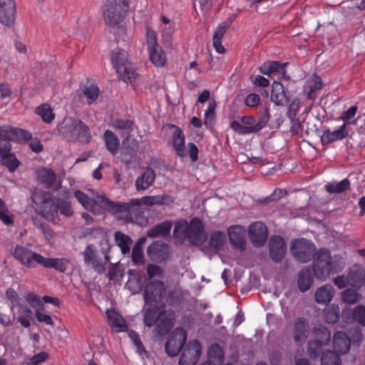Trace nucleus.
<instances>
[{
	"mask_svg": "<svg viewBox=\"0 0 365 365\" xmlns=\"http://www.w3.org/2000/svg\"><path fill=\"white\" fill-rule=\"evenodd\" d=\"M31 199L38 214L46 218L50 217L53 223H58L60 220L59 213L67 217L73 215L68 192L66 190H64L62 197H54L50 192L38 190L32 195Z\"/></svg>",
	"mask_w": 365,
	"mask_h": 365,
	"instance_id": "obj_1",
	"label": "nucleus"
},
{
	"mask_svg": "<svg viewBox=\"0 0 365 365\" xmlns=\"http://www.w3.org/2000/svg\"><path fill=\"white\" fill-rule=\"evenodd\" d=\"M312 259L314 274L320 280H325L331 274L340 272L344 267L343 258L338 255L331 257L330 250L325 247L316 250Z\"/></svg>",
	"mask_w": 365,
	"mask_h": 365,
	"instance_id": "obj_2",
	"label": "nucleus"
},
{
	"mask_svg": "<svg viewBox=\"0 0 365 365\" xmlns=\"http://www.w3.org/2000/svg\"><path fill=\"white\" fill-rule=\"evenodd\" d=\"M2 141H14L18 143H26L30 141L29 147L36 153H41L43 149L40 140L33 138L29 130L14 128L9 125L0 126V142Z\"/></svg>",
	"mask_w": 365,
	"mask_h": 365,
	"instance_id": "obj_3",
	"label": "nucleus"
},
{
	"mask_svg": "<svg viewBox=\"0 0 365 365\" xmlns=\"http://www.w3.org/2000/svg\"><path fill=\"white\" fill-rule=\"evenodd\" d=\"M130 0H106L103 18L106 25L115 27L127 16L130 9Z\"/></svg>",
	"mask_w": 365,
	"mask_h": 365,
	"instance_id": "obj_4",
	"label": "nucleus"
},
{
	"mask_svg": "<svg viewBox=\"0 0 365 365\" xmlns=\"http://www.w3.org/2000/svg\"><path fill=\"white\" fill-rule=\"evenodd\" d=\"M290 252L299 262L307 263L314 257L316 246L310 240L304 237L296 238L291 242Z\"/></svg>",
	"mask_w": 365,
	"mask_h": 365,
	"instance_id": "obj_5",
	"label": "nucleus"
},
{
	"mask_svg": "<svg viewBox=\"0 0 365 365\" xmlns=\"http://www.w3.org/2000/svg\"><path fill=\"white\" fill-rule=\"evenodd\" d=\"M127 53L123 49L113 51L111 61L118 76L124 81L135 79L137 73L132 64L127 60Z\"/></svg>",
	"mask_w": 365,
	"mask_h": 365,
	"instance_id": "obj_6",
	"label": "nucleus"
},
{
	"mask_svg": "<svg viewBox=\"0 0 365 365\" xmlns=\"http://www.w3.org/2000/svg\"><path fill=\"white\" fill-rule=\"evenodd\" d=\"M166 292L165 283L159 279L149 281L145 285L143 299L146 304L153 305L163 301Z\"/></svg>",
	"mask_w": 365,
	"mask_h": 365,
	"instance_id": "obj_7",
	"label": "nucleus"
},
{
	"mask_svg": "<svg viewBox=\"0 0 365 365\" xmlns=\"http://www.w3.org/2000/svg\"><path fill=\"white\" fill-rule=\"evenodd\" d=\"M187 340V332L182 328H177L168 336L165 351L169 356H176L183 349Z\"/></svg>",
	"mask_w": 365,
	"mask_h": 365,
	"instance_id": "obj_8",
	"label": "nucleus"
},
{
	"mask_svg": "<svg viewBox=\"0 0 365 365\" xmlns=\"http://www.w3.org/2000/svg\"><path fill=\"white\" fill-rule=\"evenodd\" d=\"M202 354V344L197 339L189 341L181 351L179 365H196Z\"/></svg>",
	"mask_w": 365,
	"mask_h": 365,
	"instance_id": "obj_9",
	"label": "nucleus"
},
{
	"mask_svg": "<svg viewBox=\"0 0 365 365\" xmlns=\"http://www.w3.org/2000/svg\"><path fill=\"white\" fill-rule=\"evenodd\" d=\"M186 239L196 247H202L207 239L203 222L198 217L192 218L189 223Z\"/></svg>",
	"mask_w": 365,
	"mask_h": 365,
	"instance_id": "obj_10",
	"label": "nucleus"
},
{
	"mask_svg": "<svg viewBox=\"0 0 365 365\" xmlns=\"http://www.w3.org/2000/svg\"><path fill=\"white\" fill-rule=\"evenodd\" d=\"M150 261L157 264L165 263L171 256L169 245L162 240L153 241L146 250Z\"/></svg>",
	"mask_w": 365,
	"mask_h": 365,
	"instance_id": "obj_11",
	"label": "nucleus"
},
{
	"mask_svg": "<svg viewBox=\"0 0 365 365\" xmlns=\"http://www.w3.org/2000/svg\"><path fill=\"white\" fill-rule=\"evenodd\" d=\"M226 242V233L221 230H216L210 235L207 245H202L200 250L211 258L222 250Z\"/></svg>",
	"mask_w": 365,
	"mask_h": 365,
	"instance_id": "obj_12",
	"label": "nucleus"
},
{
	"mask_svg": "<svg viewBox=\"0 0 365 365\" xmlns=\"http://www.w3.org/2000/svg\"><path fill=\"white\" fill-rule=\"evenodd\" d=\"M99 204L103 210L111 214L116 215L125 212L126 214L125 220L127 222H133L130 209L135 205L131 204V200L129 202H113L106 196H101Z\"/></svg>",
	"mask_w": 365,
	"mask_h": 365,
	"instance_id": "obj_13",
	"label": "nucleus"
},
{
	"mask_svg": "<svg viewBox=\"0 0 365 365\" xmlns=\"http://www.w3.org/2000/svg\"><path fill=\"white\" fill-rule=\"evenodd\" d=\"M269 118V108L264 107L256 125L253 126L242 125L237 120H234L230 123V128L240 135L256 133L267 125Z\"/></svg>",
	"mask_w": 365,
	"mask_h": 365,
	"instance_id": "obj_14",
	"label": "nucleus"
},
{
	"mask_svg": "<svg viewBox=\"0 0 365 365\" xmlns=\"http://www.w3.org/2000/svg\"><path fill=\"white\" fill-rule=\"evenodd\" d=\"M248 237L255 247H262L265 245L268 238L267 226L260 221L251 223L248 229Z\"/></svg>",
	"mask_w": 365,
	"mask_h": 365,
	"instance_id": "obj_15",
	"label": "nucleus"
},
{
	"mask_svg": "<svg viewBox=\"0 0 365 365\" xmlns=\"http://www.w3.org/2000/svg\"><path fill=\"white\" fill-rule=\"evenodd\" d=\"M13 256L26 267H35L36 264H40L38 257H42L41 255L19 245L15 247Z\"/></svg>",
	"mask_w": 365,
	"mask_h": 365,
	"instance_id": "obj_16",
	"label": "nucleus"
},
{
	"mask_svg": "<svg viewBox=\"0 0 365 365\" xmlns=\"http://www.w3.org/2000/svg\"><path fill=\"white\" fill-rule=\"evenodd\" d=\"M11 141L0 142V163L6 167L9 172H14L20 165V161L16 158L14 153H11L12 145Z\"/></svg>",
	"mask_w": 365,
	"mask_h": 365,
	"instance_id": "obj_17",
	"label": "nucleus"
},
{
	"mask_svg": "<svg viewBox=\"0 0 365 365\" xmlns=\"http://www.w3.org/2000/svg\"><path fill=\"white\" fill-rule=\"evenodd\" d=\"M77 121L78 119L66 117L57 125L58 135L67 141L75 142L76 140V128H78Z\"/></svg>",
	"mask_w": 365,
	"mask_h": 365,
	"instance_id": "obj_18",
	"label": "nucleus"
},
{
	"mask_svg": "<svg viewBox=\"0 0 365 365\" xmlns=\"http://www.w3.org/2000/svg\"><path fill=\"white\" fill-rule=\"evenodd\" d=\"M270 258L276 263H280L285 257L287 245L284 239L280 235H273L269 242Z\"/></svg>",
	"mask_w": 365,
	"mask_h": 365,
	"instance_id": "obj_19",
	"label": "nucleus"
},
{
	"mask_svg": "<svg viewBox=\"0 0 365 365\" xmlns=\"http://www.w3.org/2000/svg\"><path fill=\"white\" fill-rule=\"evenodd\" d=\"M16 14L14 0H0V22L8 27L15 21Z\"/></svg>",
	"mask_w": 365,
	"mask_h": 365,
	"instance_id": "obj_20",
	"label": "nucleus"
},
{
	"mask_svg": "<svg viewBox=\"0 0 365 365\" xmlns=\"http://www.w3.org/2000/svg\"><path fill=\"white\" fill-rule=\"evenodd\" d=\"M82 255L85 264H91L98 274H101L105 272V268L101 264L98 251L93 244L88 245L82 252Z\"/></svg>",
	"mask_w": 365,
	"mask_h": 365,
	"instance_id": "obj_21",
	"label": "nucleus"
},
{
	"mask_svg": "<svg viewBox=\"0 0 365 365\" xmlns=\"http://www.w3.org/2000/svg\"><path fill=\"white\" fill-rule=\"evenodd\" d=\"M227 235L230 244L237 250L243 251L246 248L245 229L240 225H231L227 229Z\"/></svg>",
	"mask_w": 365,
	"mask_h": 365,
	"instance_id": "obj_22",
	"label": "nucleus"
},
{
	"mask_svg": "<svg viewBox=\"0 0 365 365\" xmlns=\"http://www.w3.org/2000/svg\"><path fill=\"white\" fill-rule=\"evenodd\" d=\"M160 317L155 323V331L159 336L166 335L174 326L175 312L173 310L162 311Z\"/></svg>",
	"mask_w": 365,
	"mask_h": 365,
	"instance_id": "obj_23",
	"label": "nucleus"
},
{
	"mask_svg": "<svg viewBox=\"0 0 365 365\" xmlns=\"http://www.w3.org/2000/svg\"><path fill=\"white\" fill-rule=\"evenodd\" d=\"M270 100L277 106H284L290 101L287 91L284 85L278 81H274L272 84Z\"/></svg>",
	"mask_w": 365,
	"mask_h": 365,
	"instance_id": "obj_24",
	"label": "nucleus"
},
{
	"mask_svg": "<svg viewBox=\"0 0 365 365\" xmlns=\"http://www.w3.org/2000/svg\"><path fill=\"white\" fill-rule=\"evenodd\" d=\"M168 128L173 129L172 144L176 155L180 158L187 155L185 146V135L181 128L173 124H168Z\"/></svg>",
	"mask_w": 365,
	"mask_h": 365,
	"instance_id": "obj_25",
	"label": "nucleus"
},
{
	"mask_svg": "<svg viewBox=\"0 0 365 365\" xmlns=\"http://www.w3.org/2000/svg\"><path fill=\"white\" fill-rule=\"evenodd\" d=\"M308 322L303 317H299L294 322L293 339L297 345H302L308 336Z\"/></svg>",
	"mask_w": 365,
	"mask_h": 365,
	"instance_id": "obj_26",
	"label": "nucleus"
},
{
	"mask_svg": "<svg viewBox=\"0 0 365 365\" xmlns=\"http://www.w3.org/2000/svg\"><path fill=\"white\" fill-rule=\"evenodd\" d=\"M313 269L309 267L302 269L297 276V287L299 290L304 293L308 291L313 285Z\"/></svg>",
	"mask_w": 365,
	"mask_h": 365,
	"instance_id": "obj_27",
	"label": "nucleus"
},
{
	"mask_svg": "<svg viewBox=\"0 0 365 365\" xmlns=\"http://www.w3.org/2000/svg\"><path fill=\"white\" fill-rule=\"evenodd\" d=\"M346 123H344L337 130L331 131L329 129L324 130L321 136V142L323 145H327L336 140H340L346 138L348 135Z\"/></svg>",
	"mask_w": 365,
	"mask_h": 365,
	"instance_id": "obj_28",
	"label": "nucleus"
},
{
	"mask_svg": "<svg viewBox=\"0 0 365 365\" xmlns=\"http://www.w3.org/2000/svg\"><path fill=\"white\" fill-rule=\"evenodd\" d=\"M351 340L344 331H337L333 338L334 351L339 355L347 353L350 349Z\"/></svg>",
	"mask_w": 365,
	"mask_h": 365,
	"instance_id": "obj_29",
	"label": "nucleus"
},
{
	"mask_svg": "<svg viewBox=\"0 0 365 365\" xmlns=\"http://www.w3.org/2000/svg\"><path fill=\"white\" fill-rule=\"evenodd\" d=\"M38 259L41 262L40 265L46 268H53L60 272H65L67 269L68 260L66 258H49L42 256V257H38Z\"/></svg>",
	"mask_w": 365,
	"mask_h": 365,
	"instance_id": "obj_30",
	"label": "nucleus"
},
{
	"mask_svg": "<svg viewBox=\"0 0 365 365\" xmlns=\"http://www.w3.org/2000/svg\"><path fill=\"white\" fill-rule=\"evenodd\" d=\"M173 223L170 220L155 225L147 232V236L150 238L158 237H165L170 235Z\"/></svg>",
	"mask_w": 365,
	"mask_h": 365,
	"instance_id": "obj_31",
	"label": "nucleus"
},
{
	"mask_svg": "<svg viewBox=\"0 0 365 365\" xmlns=\"http://www.w3.org/2000/svg\"><path fill=\"white\" fill-rule=\"evenodd\" d=\"M36 178L44 185L45 188H51L56 180V175L53 170L47 168H41L36 171Z\"/></svg>",
	"mask_w": 365,
	"mask_h": 365,
	"instance_id": "obj_32",
	"label": "nucleus"
},
{
	"mask_svg": "<svg viewBox=\"0 0 365 365\" xmlns=\"http://www.w3.org/2000/svg\"><path fill=\"white\" fill-rule=\"evenodd\" d=\"M347 276L352 287L361 289L365 284V270L360 267L351 269Z\"/></svg>",
	"mask_w": 365,
	"mask_h": 365,
	"instance_id": "obj_33",
	"label": "nucleus"
},
{
	"mask_svg": "<svg viewBox=\"0 0 365 365\" xmlns=\"http://www.w3.org/2000/svg\"><path fill=\"white\" fill-rule=\"evenodd\" d=\"M334 293V289L331 284H325L317 289L314 295L315 301L318 304L329 303L331 301Z\"/></svg>",
	"mask_w": 365,
	"mask_h": 365,
	"instance_id": "obj_34",
	"label": "nucleus"
},
{
	"mask_svg": "<svg viewBox=\"0 0 365 365\" xmlns=\"http://www.w3.org/2000/svg\"><path fill=\"white\" fill-rule=\"evenodd\" d=\"M155 171L150 168L147 169L141 176L135 180V188L138 191L148 189L155 181Z\"/></svg>",
	"mask_w": 365,
	"mask_h": 365,
	"instance_id": "obj_35",
	"label": "nucleus"
},
{
	"mask_svg": "<svg viewBox=\"0 0 365 365\" xmlns=\"http://www.w3.org/2000/svg\"><path fill=\"white\" fill-rule=\"evenodd\" d=\"M351 187V182L348 178H344L340 182L332 181L325 185V190L329 194H340L344 192Z\"/></svg>",
	"mask_w": 365,
	"mask_h": 365,
	"instance_id": "obj_36",
	"label": "nucleus"
},
{
	"mask_svg": "<svg viewBox=\"0 0 365 365\" xmlns=\"http://www.w3.org/2000/svg\"><path fill=\"white\" fill-rule=\"evenodd\" d=\"M114 240L115 245L120 248L123 255L130 253L133 240L128 235L121 231H116L114 234Z\"/></svg>",
	"mask_w": 365,
	"mask_h": 365,
	"instance_id": "obj_37",
	"label": "nucleus"
},
{
	"mask_svg": "<svg viewBox=\"0 0 365 365\" xmlns=\"http://www.w3.org/2000/svg\"><path fill=\"white\" fill-rule=\"evenodd\" d=\"M147 237H140L135 244L132 250V261L135 264L143 265L145 264L143 246L146 242Z\"/></svg>",
	"mask_w": 365,
	"mask_h": 365,
	"instance_id": "obj_38",
	"label": "nucleus"
},
{
	"mask_svg": "<svg viewBox=\"0 0 365 365\" xmlns=\"http://www.w3.org/2000/svg\"><path fill=\"white\" fill-rule=\"evenodd\" d=\"M160 307L157 304H148V308L144 314V324L148 327H152L157 322L160 317Z\"/></svg>",
	"mask_w": 365,
	"mask_h": 365,
	"instance_id": "obj_39",
	"label": "nucleus"
},
{
	"mask_svg": "<svg viewBox=\"0 0 365 365\" xmlns=\"http://www.w3.org/2000/svg\"><path fill=\"white\" fill-rule=\"evenodd\" d=\"M326 344L320 342L318 340L313 339L309 340L307 346V354L312 360H315L322 356L323 351V347Z\"/></svg>",
	"mask_w": 365,
	"mask_h": 365,
	"instance_id": "obj_40",
	"label": "nucleus"
},
{
	"mask_svg": "<svg viewBox=\"0 0 365 365\" xmlns=\"http://www.w3.org/2000/svg\"><path fill=\"white\" fill-rule=\"evenodd\" d=\"M289 62L281 63L277 61H267L263 63L259 68L261 73L269 77L274 73L279 71L280 67L282 66H288Z\"/></svg>",
	"mask_w": 365,
	"mask_h": 365,
	"instance_id": "obj_41",
	"label": "nucleus"
},
{
	"mask_svg": "<svg viewBox=\"0 0 365 365\" xmlns=\"http://www.w3.org/2000/svg\"><path fill=\"white\" fill-rule=\"evenodd\" d=\"M104 139L107 150L113 155L117 154L120 142L114 133L110 130H106L104 133Z\"/></svg>",
	"mask_w": 365,
	"mask_h": 365,
	"instance_id": "obj_42",
	"label": "nucleus"
},
{
	"mask_svg": "<svg viewBox=\"0 0 365 365\" xmlns=\"http://www.w3.org/2000/svg\"><path fill=\"white\" fill-rule=\"evenodd\" d=\"M312 334L314 338V339L318 340L326 345L329 344L331 340L330 331L322 324L315 326L312 331Z\"/></svg>",
	"mask_w": 365,
	"mask_h": 365,
	"instance_id": "obj_43",
	"label": "nucleus"
},
{
	"mask_svg": "<svg viewBox=\"0 0 365 365\" xmlns=\"http://www.w3.org/2000/svg\"><path fill=\"white\" fill-rule=\"evenodd\" d=\"M217 103L215 100L210 101L207 109L205 113L204 124L210 130H214L216 123L215 108Z\"/></svg>",
	"mask_w": 365,
	"mask_h": 365,
	"instance_id": "obj_44",
	"label": "nucleus"
},
{
	"mask_svg": "<svg viewBox=\"0 0 365 365\" xmlns=\"http://www.w3.org/2000/svg\"><path fill=\"white\" fill-rule=\"evenodd\" d=\"M150 60L156 66H163L166 62V56L161 46H158L148 48Z\"/></svg>",
	"mask_w": 365,
	"mask_h": 365,
	"instance_id": "obj_45",
	"label": "nucleus"
},
{
	"mask_svg": "<svg viewBox=\"0 0 365 365\" xmlns=\"http://www.w3.org/2000/svg\"><path fill=\"white\" fill-rule=\"evenodd\" d=\"M78 128H76V140L81 143H88L91 140L90 129L81 120L77 121Z\"/></svg>",
	"mask_w": 365,
	"mask_h": 365,
	"instance_id": "obj_46",
	"label": "nucleus"
},
{
	"mask_svg": "<svg viewBox=\"0 0 365 365\" xmlns=\"http://www.w3.org/2000/svg\"><path fill=\"white\" fill-rule=\"evenodd\" d=\"M325 321L329 324H335L340 319V309L337 304H332L324 310Z\"/></svg>",
	"mask_w": 365,
	"mask_h": 365,
	"instance_id": "obj_47",
	"label": "nucleus"
},
{
	"mask_svg": "<svg viewBox=\"0 0 365 365\" xmlns=\"http://www.w3.org/2000/svg\"><path fill=\"white\" fill-rule=\"evenodd\" d=\"M321 364L341 365V359L340 355L334 351H324L321 356Z\"/></svg>",
	"mask_w": 365,
	"mask_h": 365,
	"instance_id": "obj_48",
	"label": "nucleus"
},
{
	"mask_svg": "<svg viewBox=\"0 0 365 365\" xmlns=\"http://www.w3.org/2000/svg\"><path fill=\"white\" fill-rule=\"evenodd\" d=\"M113 127L117 130H124L126 133V139L130 138V133L133 131L134 122L129 119L116 118L112 121Z\"/></svg>",
	"mask_w": 365,
	"mask_h": 365,
	"instance_id": "obj_49",
	"label": "nucleus"
},
{
	"mask_svg": "<svg viewBox=\"0 0 365 365\" xmlns=\"http://www.w3.org/2000/svg\"><path fill=\"white\" fill-rule=\"evenodd\" d=\"M227 30L221 24H219L214 33L212 37L213 46L219 53H223L225 51V48L222 45V38Z\"/></svg>",
	"mask_w": 365,
	"mask_h": 365,
	"instance_id": "obj_50",
	"label": "nucleus"
},
{
	"mask_svg": "<svg viewBox=\"0 0 365 365\" xmlns=\"http://www.w3.org/2000/svg\"><path fill=\"white\" fill-rule=\"evenodd\" d=\"M359 289L356 287L348 288L341 292V299L344 303L356 304L361 299V294L359 293Z\"/></svg>",
	"mask_w": 365,
	"mask_h": 365,
	"instance_id": "obj_51",
	"label": "nucleus"
},
{
	"mask_svg": "<svg viewBox=\"0 0 365 365\" xmlns=\"http://www.w3.org/2000/svg\"><path fill=\"white\" fill-rule=\"evenodd\" d=\"M189 224L186 220H180L175 223L173 232V237L185 240H186Z\"/></svg>",
	"mask_w": 365,
	"mask_h": 365,
	"instance_id": "obj_52",
	"label": "nucleus"
},
{
	"mask_svg": "<svg viewBox=\"0 0 365 365\" xmlns=\"http://www.w3.org/2000/svg\"><path fill=\"white\" fill-rule=\"evenodd\" d=\"M161 199L160 195L145 196L140 199H132L131 204L137 206L143 205L147 206L163 205V202Z\"/></svg>",
	"mask_w": 365,
	"mask_h": 365,
	"instance_id": "obj_53",
	"label": "nucleus"
},
{
	"mask_svg": "<svg viewBox=\"0 0 365 365\" xmlns=\"http://www.w3.org/2000/svg\"><path fill=\"white\" fill-rule=\"evenodd\" d=\"M82 93L87 98L88 104H93L96 101L99 95V88L96 84L85 86L81 89Z\"/></svg>",
	"mask_w": 365,
	"mask_h": 365,
	"instance_id": "obj_54",
	"label": "nucleus"
},
{
	"mask_svg": "<svg viewBox=\"0 0 365 365\" xmlns=\"http://www.w3.org/2000/svg\"><path fill=\"white\" fill-rule=\"evenodd\" d=\"M108 324L112 329L116 332L125 331L128 330L126 322L123 318L112 317L107 313Z\"/></svg>",
	"mask_w": 365,
	"mask_h": 365,
	"instance_id": "obj_55",
	"label": "nucleus"
},
{
	"mask_svg": "<svg viewBox=\"0 0 365 365\" xmlns=\"http://www.w3.org/2000/svg\"><path fill=\"white\" fill-rule=\"evenodd\" d=\"M36 113L41 117L43 122L47 123H51L55 116L50 106L47 103H43L37 107Z\"/></svg>",
	"mask_w": 365,
	"mask_h": 365,
	"instance_id": "obj_56",
	"label": "nucleus"
},
{
	"mask_svg": "<svg viewBox=\"0 0 365 365\" xmlns=\"http://www.w3.org/2000/svg\"><path fill=\"white\" fill-rule=\"evenodd\" d=\"M84 235L85 237L91 236L94 239L101 238V240H105L109 238L106 230L101 227L87 228Z\"/></svg>",
	"mask_w": 365,
	"mask_h": 365,
	"instance_id": "obj_57",
	"label": "nucleus"
},
{
	"mask_svg": "<svg viewBox=\"0 0 365 365\" xmlns=\"http://www.w3.org/2000/svg\"><path fill=\"white\" fill-rule=\"evenodd\" d=\"M137 155V150L130 145L123 148L120 153L121 161L130 165Z\"/></svg>",
	"mask_w": 365,
	"mask_h": 365,
	"instance_id": "obj_58",
	"label": "nucleus"
},
{
	"mask_svg": "<svg viewBox=\"0 0 365 365\" xmlns=\"http://www.w3.org/2000/svg\"><path fill=\"white\" fill-rule=\"evenodd\" d=\"M146 272L148 279L154 280L155 277H163L164 274V269L159 265L153 263H150L147 265Z\"/></svg>",
	"mask_w": 365,
	"mask_h": 365,
	"instance_id": "obj_59",
	"label": "nucleus"
},
{
	"mask_svg": "<svg viewBox=\"0 0 365 365\" xmlns=\"http://www.w3.org/2000/svg\"><path fill=\"white\" fill-rule=\"evenodd\" d=\"M74 197L85 209L92 207L91 204L94 203V199H91L88 195L80 190H77L74 192Z\"/></svg>",
	"mask_w": 365,
	"mask_h": 365,
	"instance_id": "obj_60",
	"label": "nucleus"
},
{
	"mask_svg": "<svg viewBox=\"0 0 365 365\" xmlns=\"http://www.w3.org/2000/svg\"><path fill=\"white\" fill-rule=\"evenodd\" d=\"M128 336L130 338V339L132 340L133 344L137 347V351L140 355H142L143 354L147 353V351L145 350V348L143 342L141 341L138 334L135 331L130 330L128 332Z\"/></svg>",
	"mask_w": 365,
	"mask_h": 365,
	"instance_id": "obj_61",
	"label": "nucleus"
},
{
	"mask_svg": "<svg viewBox=\"0 0 365 365\" xmlns=\"http://www.w3.org/2000/svg\"><path fill=\"white\" fill-rule=\"evenodd\" d=\"M340 317L342 321L346 324H351L354 322L355 319V308L354 309L348 307L346 305L342 309L340 312Z\"/></svg>",
	"mask_w": 365,
	"mask_h": 365,
	"instance_id": "obj_62",
	"label": "nucleus"
},
{
	"mask_svg": "<svg viewBox=\"0 0 365 365\" xmlns=\"http://www.w3.org/2000/svg\"><path fill=\"white\" fill-rule=\"evenodd\" d=\"M299 109V99L294 98L289 103L288 110L287 112V116L290 120H293L296 118L298 110Z\"/></svg>",
	"mask_w": 365,
	"mask_h": 365,
	"instance_id": "obj_63",
	"label": "nucleus"
},
{
	"mask_svg": "<svg viewBox=\"0 0 365 365\" xmlns=\"http://www.w3.org/2000/svg\"><path fill=\"white\" fill-rule=\"evenodd\" d=\"M354 322H358L362 327H365V306L364 305L359 304L355 307Z\"/></svg>",
	"mask_w": 365,
	"mask_h": 365,
	"instance_id": "obj_64",
	"label": "nucleus"
}]
</instances>
